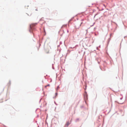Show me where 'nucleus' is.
<instances>
[{"instance_id":"nucleus-1","label":"nucleus","mask_w":127,"mask_h":127,"mask_svg":"<svg viewBox=\"0 0 127 127\" xmlns=\"http://www.w3.org/2000/svg\"><path fill=\"white\" fill-rule=\"evenodd\" d=\"M37 24V23H34L32 24H31L30 25V29L29 30V31L30 32H31L32 28L33 27L35 26Z\"/></svg>"},{"instance_id":"nucleus-2","label":"nucleus","mask_w":127,"mask_h":127,"mask_svg":"<svg viewBox=\"0 0 127 127\" xmlns=\"http://www.w3.org/2000/svg\"><path fill=\"white\" fill-rule=\"evenodd\" d=\"M70 124V123H69L68 122H67L66 124V126L68 127Z\"/></svg>"},{"instance_id":"nucleus-3","label":"nucleus","mask_w":127,"mask_h":127,"mask_svg":"<svg viewBox=\"0 0 127 127\" xmlns=\"http://www.w3.org/2000/svg\"><path fill=\"white\" fill-rule=\"evenodd\" d=\"M50 86V85L48 84L47 85L45 86V88H46L47 86Z\"/></svg>"},{"instance_id":"nucleus-4","label":"nucleus","mask_w":127,"mask_h":127,"mask_svg":"<svg viewBox=\"0 0 127 127\" xmlns=\"http://www.w3.org/2000/svg\"><path fill=\"white\" fill-rule=\"evenodd\" d=\"M36 10V11H37V9H36V10Z\"/></svg>"}]
</instances>
